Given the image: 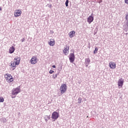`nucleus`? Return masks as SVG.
<instances>
[{"label": "nucleus", "instance_id": "1", "mask_svg": "<svg viewBox=\"0 0 128 128\" xmlns=\"http://www.w3.org/2000/svg\"><path fill=\"white\" fill-rule=\"evenodd\" d=\"M52 118L53 120L52 122H56L58 118H60V113L56 112H54L52 114Z\"/></svg>", "mask_w": 128, "mask_h": 128}, {"label": "nucleus", "instance_id": "2", "mask_svg": "<svg viewBox=\"0 0 128 128\" xmlns=\"http://www.w3.org/2000/svg\"><path fill=\"white\" fill-rule=\"evenodd\" d=\"M68 87L66 86V84H62L60 87V90L62 94H64L66 92V90Z\"/></svg>", "mask_w": 128, "mask_h": 128}, {"label": "nucleus", "instance_id": "3", "mask_svg": "<svg viewBox=\"0 0 128 128\" xmlns=\"http://www.w3.org/2000/svg\"><path fill=\"white\" fill-rule=\"evenodd\" d=\"M76 60V56H74V52L73 51L72 53H70L69 57V60L71 64H72Z\"/></svg>", "mask_w": 128, "mask_h": 128}, {"label": "nucleus", "instance_id": "4", "mask_svg": "<svg viewBox=\"0 0 128 128\" xmlns=\"http://www.w3.org/2000/svg\"><path fill=\"white\" fill-rule=\"evenodd\" d=\"M20 92V86L17 87L12 90V96H16Z\"/></svg>", "mask_w": 128, "mask_h": 128}, {"label": "nucleus", "instance_id": "5", "mask_svg": "<svg viewBox=\"0 0 128 128\" xmlns=\"http://www.w3.org/2000/svg\"><path fill=\"white\" fill-rule=\"evenodd\" d=\"M8 77L6 78V80H8V82H14V78H12V76L10 74H6Z\"/></svg>", "mask_w": 128, "mask_h": 128}, {"label": "nucleus", "instance_id": "6", "mask_svg": "<svg viewBox=\"0 0 128 128\" xmlns=\"http://www.w3.org/2000/svg\"><path fill=\"white\" fill-rule=\"evenodd\" d=\"M93 16V14L92 13L91 15L89 16L87 18V22L89 24H92V22H94V16Z\"/></svg>", "mask_w": 128, "mask_h": 128}, {"label": "nucleus", "instance_id": "7", "mask_svg": "<svg viewBox=\"0 0 128 128\" xmlns=\"http://www.w3.org/2000/svg\"><path fill=\"white\" fill-rule=\"evenodd\" d=\"M38 58L36 56H32L30 60V62L32 64H36L38 62Z\"/></svg>", "mask_w": 128, "mask_h": 128}, {"label": "nucleus", "instance_id": "8", "mask_svg": "<svg viewBox=\"0 0 128 128\" xmlns=\"http://www.w3.org/2000/svg\"><path fill=\"white\" fill-rule=\"evenodd\" d=\"M14 60H16L15 62L16 66H18L20 64V56H16Z\"/></svg>", "mask_w": 128, "mask_h": 128}, {"label": "nucleus", "instance_id": "9", "mask_svg": "<svg viewBox=\"0 0 128 128\" xmlns=\"http://www.w3.org/2000/svg\"><path fill=\"white\" fill-rule=\"evenodd\" d=\"M109 66L112 70H114L116 68V63L112 62H110Z\"/></svg>", "mask_w": 128, "mask_h": 128}, {"label": "nucleus", "instance_id": "10", "mask_svg": "<svg viewBox=\"0 0 128 128\" xmlns=\"http://www.w3.org/2000/svg\"><path fill=\"white\" fill-rule=\"evenodd\" d=\"M65 46L64 49L63 50V52L65 54H66L68 52V50H70V46L66 45Z\"/></svg>", "mask_w": 128, "mask_h": 128}, {"label": "nucleus", "instance_id": "11", "mask_svg": "<svg viewBox=\"0 0 128 128\" xmlns=\"http://www.w3.org/2000/svg\"><path fill=\"white\" fill-rule=\"evenodd\" d=\"M22 14V11L20 10H17L16 11L14 16L18 18V16H20Z\"/></svg>", "mask_w": 128, "mask_h": 128}, {"label": "nucleus", "instance_id": "12", "mask_svg": "<svg viewBox=\"0 0 128 128\" xmlns=\"http://www.w3.org/2000/svg\"><path fill=\"white\" fill-rule=\"evenodd\" d=\"M90 64V58H86L85 59V66L86 68H88V64Z\"/></svg>", "mask_w": 128, "mask_h": 128}, {"label": "nucleus", "instance_id": "13", "mask_svg": "<svg viewBox=\"0 0 128 128\" xmlns=\"http://www.w3.org/2000/svg\"><path fill=\"white\" fill-rule=\"evenodd\" d=\"M118 84L119 86H124V80L122 78L119 79L118 82Z\"/></svg>", "mask_w": 128, "mask_h": 128}, {"label": "nucleus", "instance_id": "14", "mask_svg": "<svg viewBox=\"0 0 128 128\" xmlns=\"http://www.w3.org/2000/svg\"><path fill=\"white\" fill-rule=\"evenodd\" d=\"M69 37L72 38L74 36V34H76V32L74 30H72L69 33Z\"/></svg>", "mask_w": 128, "mask_h": 128}, {"label": "nucleus", "instance_id": "15", "mask_svg": "<svg viewBox=\"0 0 128 128\" xmlns=\"http://www.w3.org/2000/svg\"><path fill=\"white\" fill-rule=\"evenodd\" d=\"M15 50H16V48H14V46H12L10 47L9 49V54H14Z\"/></svg>", "mask_w": 128, "mask_h": 128}, {"label": "nucleus", "instance_id": "16", "mask_svg": "<svg viewBox=\"0 0 128 128\" xmlns=\"http://www.w3.org/2000/svg\"><path fill=\"white\" fill-rule=\"evenodd\" d=\"M48 44L50 46H54V39H50V42Z\"/></svg>", "mask_w": 128, "mask_h": 128}, {"label": "nucleus", "instance_id": "17", "mask_svg": "<svg viewBox=\"0 0 128 128\" xmlns=\"http://www.w3.org/2000/svg\"><path fill=\"white\" fill-rule=\"evenodd\" d=\"M45 121L46 122H48V120H50V115L48 116H46L44 118Z\"/></svg>", "mask_w": 128, "mask_h": 128}, {"label": "nucleus", "instance_id": "18", "mask_svg": "<svg viewBox=\"0 0 128 128\" xmlns=\"http://www.w3.org/2000/svg\"><path fill=\"white\" fill-rule=\"evenodd\" d=\"M0 121L1 122H6V119L4 118H2L0 119Z\"/></svg>", "mask_w": 128, "mask_h": 128}, {"label": "nucleus", "instance_id": "19", "mask_svg": "<svg viewBox=\"0 0 128 128\" xmlns=\"http://www.w3.org/2000/svg\"><path fill=\"white\" fill-rule=\"evenodd\" d=\"M94 48L95 49L94 52V54H98V48L96 46H95Z\"/></svg>", "mask_w": 128, "mask_h": 128}, {"label": "nucleus", "instance_id": "20", "mask_svg": "<svg viewBox=\"0 0 128 128\" xmlns=\"http://www.w3.org/2000/svg\"><path fill=\"white\" fill-rule=\"evenodd\" d=\"M4 102V99L2 96H0V102Z\"/></svg>", "mask_w": 128, "mask_h": 128}, {"label": "nucleus", "instance_id": "21", "mask_svg": "<svg viewBox=\"0 0 128 128\" xmlns=\"http://www.w3.org/2000/svg\"><path fill=\"white\" fill-rule=\"evenodd\" d=\"M82 98H79L78 100V104H82Z\"/></svg>", "mask_w": 128, "mask_h": 128}, {"label": "nucleus", "instance_id": "22", "mask_svg": "<svg viewBox=\"0 0 128 128\" xmlns=\"http://www.w3.org/2000/svg\"><path fill=\"white\" fill-rule=\"evenodd\" d=\"M11 66H12V68H16V64H15V65H14V62L13 63H11V64H10Z\"/></svg>", "mask_w": 128, "mask_h": 128}, {"label": "nucleus", "instance_id": "23", "mask_svg": "<svg viewBox=\"0 0 128 128\" xmlns=\"http://www.w3.org/2000/svg\"><path fill=\"white\" fill-rule=\"evenodd\" d=\"M68 2H69L68 0H66L65 2L66 6V7L68 6Z\"/></svg>", "mask_w": 128, "mask_h": 128}, {"label": "nucleus", "instance_id": "24", "mask_svg": "<svg viewBox=\"0 0 128 128\" xmlns=\"http://www.w3.org/2000/svg\"><path fill=\"white\" fill-rule=\"evenodd\" d=\"M58 78V74H55L53 76L54 78Z\"/></svg>", "mask_w": 128, "mask_h": 128}, {"label": "nucleus", "instance_id": "25", "mask_svg": "<svg viewBox=\"0 0 128 128\" xmlns=\"http://www.w3.org/2000/svg\"><path fill=\"white\" fill-rule=\"evenodd\" d=\"M54 71L52 70H50L49 72V74H54Z\"/></svg>", "mask_w": 128, "mask_h": 128}, {"label": "nucleus", "instance_id": "26", "mask_svg": "<svg viewBox=\"0 0 128 128\" xmlns=\"http://www.w3.org/2000/svg\"><path fill=\"white\" fill-rule=\"evenodd\" d=\"M124 2L126 4H128V0H124Z\"/></svg>", "mask_w": 128, "mask_h": 128}, {"label": "nucleus", "instance_id": "27", "mask_svg": "<svg viewBox=\"0 0 128 128\" xmlns=\"http://www.w3.org/2000/svg\"><path fill=\"white\" fill-rule=\"evenodd\" d=\"M22 42H24V40H26V39H24V38H23L22 40H21Z\"/></svg>", "mask_w": 128, "mask_h": 128}, {"label": "nucleus", "instance_id": "28", "mask_svg": "<svg viewBox=\"0 0 128 128\" xmlns=\"http://www.w3.org/2000/svg\"><path fill=\"white\" fill-rule=\"evenodd\" d=\"M52 68H56V65L52 66Z\"/></svg>", "mask_w": 128, "mask_h": 128}, {"label": "nucleus", "instance_id": "29", "mask_svg": "<svg viewBox=\"0 0 128 128\" xmlns=\"http://www.w3.org/2000/svg\"><path fill=\"white\" fill-rule=\"evenodd\" d=\"M52 4H50V5L48 6V8H52Z\"/></svg>", "mask_w": 128, "mask_h": 128}, {"label": "nucleus", "instance_id": "30", "mask_svg": "<svg viewBox=\"0 0 128 128\" xmlns=\"http://www.w3.org/2000/svg\"><path fill=\"white\" fill-rule=\"evenodd\" d=\"M0 10H2V6L0 7Z\"/></svg>", "mask_w": 128, "mask_h": 128}, {"label": "nucleus", "instance_id": "31", "mask_svg": "<svg viewBox=\"0 0 128 128\" xmlns=\"http://www.w3.org/2000/svg\"><path fill=\"white\" fill-rule=\"evenodd\" d=\"M12 98H16V96H12Z\"/></svg>", "mask_w": 128, "mask_h": 128}, {"label": "nucleus", "instance_id": "32", "mask_svg": "<svg viewBox=\"0 0 128 128\" xmlns=\"http://www.w3.org/2000/svg\"><path fill=\"white\" fill-rule=\"evenodd\" d=\"M51 32H52V34H54V31H51Z\"/></svg>", "mask_w": 128, "mask_h": 128}, {"label": "nucleus", "instance_id": "33", "mask_svg": "<svg viewBox=\"0 0 128 128\" xmlns=\"http://www.w3.org/2000/svg\"><path fill=\"white\" fill-rule=\"evenodd\" d=\"M14 70V68L13 69H12V70Z\"/></svg>", "mask_w": 128, "mask_h": 128}, {"label": "nucleus", "instance_id": "34", "mask_svg": "<svg viewBox=\"0 0 128 128\" xmlns=\"http://www.w3.org/2000/svg\"><path fill=\"white\" fill-rule=\"evenodd\" d=\"M100 2H102V0H101V1H100Z\"/></svg>", "mask_w": 128, "mask_h": 128}]
</instances>
